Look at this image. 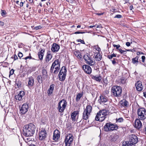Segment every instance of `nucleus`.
Here are the masks:
<instances>
[{
    "instance_id": "f257e3e1",
    "label": "nucleus",
    "mask_w": 146,
    "mask_h": 146,
    "mask_svg": "<svg viewBox=\"0 0 146 146\" xmlns=\"http://www.w3.org/2000/svg\"><path fill=\"white\" fill-rule=\"evenodd\" d=\"M36 127L33 123L25 125L23 128V134L26 137H31L35 133Z\"/></svg>"
},
{
    "instance_id": "f03ea898",
    "label": "nucleus",
    "mask_w": 146,
    "mask_h": 146,
    "mask_svg": "<svg viewBox=\"0 0 146 146\" xmlns=\"http://www.w3.org/2000/svg\"><path fill=\"white\" fill-rule=\"evenodd\" d=\"M138 141V137L136 135L132 134L129 136L128 141L123 142V146H132L137 143Z\"/></svg>"
},
{
    "instance_id": "7ed1b4c3",
    "label": "nucleus",
    "mask_w": 146,
    "mask_h": 146,
    "mask_svg": "<svg viewBox=\"0 0 146 146\" xmlns=\"http://www.w3.org/2000/svg\"><path fill=\"white\" fill-rule=\"evenodd\" d=\"M118 126L111 122L107 123L104 127V130L106 132L116 130L118 129Z\"/></svg>"
},
{
    "instance_id": "20e7f679",
    "label": "nucleus",
    "mask_w": 146,
    "mask_h": 146,
    "mask_svg": "<svg viewBox=\"0 0 146 146\" xmlns=\"http://www.w3.org/2000/svg\"><path fill=\"white\" fill-rule=\"evenodd\" d=\"M138 118L141 120H144L146 118V110L143 108L138 109L137 111Z\"/></svg>"
},
{
    "instance_id": "39448f33",
    "label": "nucleus",
    "mask_w": 146,
    "mask_h": 146,
    "mask_svg": "<svg viewBox=\"0 0 146 146\" xmlns=\"http://www.w3.org/2000/svg\"><path fill=\"white\" fill-rule=\"evenodd\" d=\"M111 92L113 94L117 97H119L121 94L122 90L121 87L117 86H114L112 87Z\"/></svg>"
},
{
    "instance_id": "423d86ee",
    "label": "nucleus",
    "mask_w": 146,
    "mask_h": 146,
    "mask_svg": "<svg viewBox=\"0 0 146 146\" xmlns=\"http://www.w3.org/2000/svg\"><path fill=\"white\" fill-rule=\"evenodd\" d=\"M74 137L72 134H67L64 140L65 146H70L72 143Z\"/></svg>"
},
{
    "instance_id": "0eeeda50",
    "label": "nucleus",
    "mask_w": 146,
    "mask_h": 146,
    "mask_svg": "<svg viewBox=\"0 0 146 146\" xmlns=\"http://www.w3.org/2000/svg\"><path fill=\"white\" fill-rule=\"evenodd\" d=\"M92 107L90 105H88L86 109L84 110V112L83 113V118L85 120H86L88 118V114L92 111Z\"/></svg>"
},
{
    "instance_id": "6e6552de",
    "label": "nucleus",
    "mask_w": 146,
    "mask_h": 146,
    "mask_svg": "<svg viewBox=\"0 0 146 146\" xmlns=\"http://www.w3.org/2000/svg\"><path fill=\"white\" fill-rule=\"evenodd\" d=\"M83 58L85 61L86 63L88 65L91 66L94 65L96 62L95 60H93L92 57L87 55H85Z\"/></svg>"
},
{
    "instance_id": "1a4fd4ad",
    "label": "nucleus",
    "mask_w": 146,
    "mask_h": 146,
    "mask_svg": "<svg viewBox=\"0 0 146 146\" xmlns=\"http://www.w3.org/2000/svg\"><path fill=\"white\" fill-rule=\"evenodd\" d=\"M67 104L66 101H60L58 104V109L59 111L60 112H62L64 111Z\"/></svg>"
},
{
    "instance_id": "9d476101",
    "label": "nucleus",
    "mask_w": 146,
    "mask_h": 146,
    "mask_svg": "<svg viewBox=\"0 0 146 146\" xmlns=\"http://www.w3.org/2000/svg\"><path fill=\"white\" fill-rule=\"evenodd\" d=\"M140 120L139 118L136 119L133 124L134 127L139 130L141 129L142 126V123Z\"/></svg>"
},
{
    "instance_id": "9b49d317",
    "label": "nucleus",
    "mask_w": 146,
    "mask_h": 146,
    "mask_svg": "<svg viewBox=\"0 0 146 146\" xmlns=\"http://www.w3.org/2000/svg\"><path fill=\"white\" fill-rule=\"evenodd\" d=\"M29 108V103L27 102L24 104L20 109L21 113L22 114H25L28 111Z\"/></svg>"
},
{
    "instance_id": "f8f14e48",
    "label": "nucleus",
    "mask_w": 146,
    "mask_h": 146,
    "mask_svg": "<svg viewBox=\"0 0 146 146\" xmlns=\"http://www.w3.org/2000/svg\"><path fill=\"white\" fill-rule=\"evenodd\" d=\"M101 113H99V112L97 113L95 117V120L96 121H102L105 119L106 116H104V115Z\"/></svg>"
},
{
    "instance_id": "ddd939ff",
    "label": "nucleus",
    "mask_w": 146,
    "mask_h": 146,
    "mask_svg": "<svg viewBox=\"0 0 146 146\" xmlns=\"http://www.w3.org/2000/svg\"><path fill=\"white\" fill-rule=\"evenodd\" d=\"M82 69L86 74H90L92 71L91 67L88 65H84L82 66Z\"/></svg>"
},
{
    "instance_id": "4468645a",
    "label": "nucleus",
    "mask_w": 146,
    "mask_h": 146,
    "mask_svg": "<svg viewBox=\"0 0 146 146\" xmlns=\"http://www.w3.org/2000/svg\"><path fill=\"white\" fill-rule=\"evenodd\" d=\"M46 133L45 129H42L40 132L39 134V139L41 141L44 140L46 138Z\"/></svg>"
},
{
    "instance_id": "2eb2a0df",
    "label": "nucleus",
    "mask_w": 146,
    "mask_h": 146,
    "mask_svg": "<svg viewBox=\"0 0 146 146\" xmlns=\"http://www.w3.org/2000/svg\"><path fill=\"white\" fill-rule=\"evenodd\" d=\"M60 66L59 61L58 60H56L53 63L50 68V72H52L54 69L55 67Z\"/></svg>"
},
{
    "instance_id": "dca6fc26",
    "label": "nucleus",
    "mask_w": 146,
    "mask_h": 146,
    "mask_svg": "<svg viewBox=\"0 0 146 146\" xmlns=\"http://www.w3.org/2000/svg\"><path fill=\"white\" fill-rule=\"evenodd\" d=\"M135 86L136 89L138 91H141L143 88L142 82L140 81H138L135 84Z\"/></svg>"
},
{
    "instance_id": "f3484780",
    "label": "nucleus",
    "mask_w": 146,
    "mask_h": 146,
    "mask_svg": "<svg viewBox=\"0 0 146 146\" xmlns=\"http://www.w3.org/2000/svg\"><path fill=\"white\" fill-rule=\"evenodd\" d=\"M60 49V46L57 44L54 43L52 45L51 48L52 51L53 52H56Z\"/></svg>"
},
{
    "instance_id": "a211bd4d",
    "label": "nucleus",
    "mask_w": 146,
    "mask_h": 146,
    "mask_svg": "<svg viewBox=\"0 0 146 146\" xmlns=\"http://www.w3.org/2000/svg\"><path fill=\"white\" fill-rule=\"evenodd\" d=\"M60 137V134L59 131L55 130L53 133V139L56 141Z\"/></svg>"
},
{
    "instance_id": "6ab92c4d",
    "label": "nucleus",
    "mask_w": 146,
    "mask_h": 146,
    "mask_svg": "<svg viewBox=\"0 0 146 146\" xmlns=\"http://www.w3.org/2000/svg\"><path fill=\"white\" fill-rule=\"evenodd\" d=\"M24 95V92L23 91H21L19 94L15 96V98L17 100H21L22 99V97Z\"/></svg>"
},
{
    "instance_id": "aec40b11",
    "label": "nucleus",
    "mask_w": 146,
    "mask_h": 146,
    "mask_svg": "<svg viewBox=\"0 0 146 146\" xmlns=\"http://www.w3.org/2000/svg\"><path fill=\"white\" fill-rule=\"evenodd\" d=\"M28 79L27 86L29 87L33 86L34 84V79L31 76Z\"/></svg>"
},
{
    "instance_id": "412c9836",
    "label": "nucleus",
    "mask_w": 146,
    "mask_h": 146,
    "mask_svg": "<svg viewBox=\"0 0 146 146\" xmlns=\"http://www.w3.org/2000/svg\"><path fill=\"white\" fill-rule=\"evenodd\" d=\"M55 86L54 84H52L50 86V88L47 91L48 96H50L52 94Z\"/></svg>"
},
{
    "instance_id": "4be33fe9",
    "label": "nucleus",
    "mask_w": 146,
    "mask_h": 146,
    "mask_svg": "<svg viewBox=\"0 0 146 146\" xmlns=\"http://www.w3.org/2000/svg\"><path fill=\"white\" fill-rule=\"evenodd\" d=\"M119 137L118 135L115 134L113 135L110 136V139L111 142H115L117 141Z\"/></svg>"
},
{
    "instance_id": "5701e85b",
    "label": "nucleus",
    "mask_w": 146,
    "mask_h": 146,
    "mask_svg": "<svg viewBox=\"0 0 146 146\" xmlns=\"http://www.w3.org/2000/svg\"><path fill=\"white\" fill-rule=\"evenodd\" d=\"M91 78L96 81L100 82L102 79V77L100 76H94L92 74L90 75Z\"/></svg>"
},
{
    "instance_id": "b1692460",
    "label": "nucleus",
    "mask_w": 146,
    "mask_h": 146,
    "mask_svg": "<svg viewBox=\"0 0 146 146\" xmlns=\"http://www.w3.org/2000/svg\"><path fill=\"white\" fill-rule=\"evenodd\" d=\"M66 74L64 73V74L59 73L58 76L59 80L61 81H64L66 78Z\"/></svg>"
},
{
    "instance_id": "393cba45",
    "label": "nucleus",
    "mask_w": 146,
    "mask_h": 146,
    "mask_svg": "<svg viewBox=\"0 0 146 146\" xmlns=\"http://www.w3.org/2000/svg\"><path fill=\"white\" fill-rule=\"evenodd\" d=\"M44 52L45 50L42 49L38 53V56L40 60L42 59Z\"/></svg>"
},
{
    "instance_id": "a878e982",
    "label": "nucleus",
    "mask_w": 146,
    "mask_h": 146,
    "mask_svg": "<svg viewBox=\"0 0 146 146\" xmlns=\"http://www.w3.org/2000/svg\"><path fill=\"white\" fill-rule=\"evenodd\" d=\"M78 113V111H74L71 114V117L72 121H74L76 120L75 117L76 115Z\"/></svg>"
},
{
    "instance_id": "bb28decb",
    "label": "nucleus",
    "mask_w": 146,
    "mask_h": 146,
    "mask_svg": "<svg viewBox=\"0 0 146 146\" xmlns=\"http://www.w3.org/2000/svg\"><path fill=\"white\" fill-rule=\"evenodd\" d=\"M139 57L138 56H137L133 58L132 59V62L134 64H137L138 63V59Z\"/></svg>"
},
{
    "instance_id": "cd10ccee",
    "label": "nucleus",
    "mask_w": 146,
    "mask_h": 146,
    "mask_svg": "<svg viewBox=\"0 0 146 146\" xmlns=\"http://www.w3.org/2000/svg\"><path fill=\"white\" fill-rule=\"evenodd\" d=\"M50 53V52H48L47 53V55L46 57V61L47 62H48L52 58V55Z\"/></svg>"
},
{
    "instance_id": "c85d7f7f",
    "label": "nucleus",
    "mask_w": 146,
    "mask_h": 146,
    "mask_svg": "<svg viewBox=\"0 0 146 146\" xmlns=\"http://www.w3.org/2000/svg\"><path fill=\"white\" fill-rule=\"evenodd\" d=\"M95 58L96 61H100L101 60L102 55H101L99 52H98L97 54L95 56Z\"/></svg>"
},
{
    "instance_id": "c756f323",
    "label": "nucleus",
    "mask_w": 146,
    "mask_h": 146,
    "mask_svg": "<svg viewBox=\"0 0 146 146\" xmlns=\"http://www.w3.org/2000/svg\"><path fill=\"white\" fill-rule=\"evenodd\" d=\"M66 71H67L65 67L63 66L61 68L59 73L62 74H64V73L66 74Z\"/></svg>"
},
{
    "instance_id": "7c9ffc66",
    "label": "nucleus",
    "mask_w": 146,
    "mask_h": 146,
    "mask_svg": "<svg viewBox=\"0 0 146 146\" xmlns=\"http://www.w3.org/2000/svg\"><path fill=\"white\" fill-rule=\"evenodd\" d=\"M108 111L106 109H103L102 110H100L99 112V113H102V114L104 115V116H106L107 115Z\"/></svg>"
},
{
    "instance_id": "2f4dec72",
    "label": "nucleus",
    "mask_w": 146,
    "mask_h": 146,
    "mask_svg": "<svg viewBox=\"0 0 146 146\" xmlns=\"http://www.w3.org/2000/svg\"><path fill=\"white\" fill-rule=\"evenodd\" d=\"M121 105L123 107H127L129 106V103L127 101H124L123 102H122L121 104Z\"/></svg>"
},
{
    "instance_id": "473e14b6",
    "label": "nucleus",
    "mask_w": 146,
    "mask_h": 146,
    "mask_svg": "<svg viewBox=\"0 0 146 146\" xmlns=\"http://www.w3.org/2000/svg\"><path fill=\"white\" fill-rule=\"evenodd\" d=\"M74 54L78 58H80L82 57V56L80 52H74Z\"/></svg>"
},
{
    "instance_id": "72a5a7b5",
    "label": "nucleus",
    "mask_w": 146,
    "mask_h": 146,
    "mask_svg": "<svg viewBox=\"0 0 146 146\" xmlns=\"http://www.w3.org/2000/svg\"><path fill=\"white\" fill-rule=\"evenodd\" d=\"M37 79L38 82L39 84H41L42 83V78L41 77V75H38L37 77Z\"/></svg>"
},
{
    "instance_id": "f704fd0d",
    "label": "nucleus",
    "mask_w": 146,
    "mask_h": 146,
    "mask_svg": "<svg viewBox=\"0 0 146 146\" xmlns=\"http://www.w3.org/2000/svg\"><path fill=\"white\" fill-rule=\"evenodd\" d=\"M83 95V93H78V94L76 97V100H79L81 98L82 96Z\"/></svg>"
},
{
    "instance_id": "c9c22d12",
    "label": "nucleus",
    "mask_w": 146,
    "mask_h": 146,
    "mask_svg": "<svg viewBox=\"0 0 146 146\" xmlns=\"http://www.w3.org/2000/svg\"><path fill=\"white\" fill-rule=\"evenodd\" d=\"M54 68H55V70L52 73H54V74H57L60 69V66L55 67Z\"/></svg>"
},
{
    "instance_id": "e433bc0d",
    "label": "nucleus",
    "mask_w": 146,
    "mask_h": 146,
    "mask_svg": "<svg viewBox=\"0 0 146 146\" xmlns=\"http://www.w3.org/2000/svg\"><path fill=\"white\" fill-rule=\"evenodd\" d=\"M42 73L43 76H46L47 75V71L46 70L44 69L42 70Z\"/></svg>"
},
{
    "instance_id": "4c0bfd02",
    "label": "nucleus",
    "mask_w": 146,
    "mask_h": 146,
    "mask_svg": "<svg viewBox=\"0 0 146 146\" xmlns=\"http://www.w3.org/2000/svg\"><path fill=\"white\" fill-rule=\"evenodd\" d=\"M1 16L3 17H5L7 14L5 10H1Z\"/></svg>"
},
{
    "instance_id": "58836bf2",
    "label": "nucleus",
    "mask_w": 146,
    "mask_h": 146,
    "mask_svg": "<svg viewBox=\"0 0 146 146\" xmlns=\"http://www.w3.org/2000/svg\"><path fill=\"white\" fill-rule=\"evenodd\" d=\"M119 51L120 52V53L121 54H126L127 53V51L126 50H122L121 49H119Z\"/></svg>"
},
{
    "instance_id": "ea45409f",
    "label": "nucleus",
    "mask_w": 146,
    "mask_h": 146,
    "mask_svg": "<svg viewBox=\"0 0 146 146\" xmlns=\"http://www.w3.org/2000/svg\"><path fill=\"white\" fill-rule=\"evenodd\" d=\"M116 122H122L123 121V119L122 117H120L118 119H116Z\"/></svg>"
},
{
    "instance_id": "a19ab883",
    "label": "nucleus",
    "mask_w": 146,
    "mask_h": 146,
    "mask_svg": "<svg viewBox=\"0 0 146 146\" xmlns=\"http://www.w3.org/2000/svg\"><path fill=\"white\" fill-rule=\"evenodd\" d=\"M7 101H0V103L2 107H4L5 106V104H7V103H5Z\"/></svg>"
},
{
    "instance_id": "79ce46f5",
    "label": "nucleus",
    "mask_w": 146,
    "mask_h": 146,
    "mask_svg": "<svg viewBox=\"0 0 146 146\" xmlns=\"http://www.w3.org/2000/svg\"><path fill=\"white\" fill-rule=\"evenodd\" d=\"M100 98L101 100H107V97L103 95H101V96H100Z\"/></svg>"
},
{
    "instance_id": "37998d69",
    "label": "nucleus",
    "mask_w": 146,
    "mask_h": 146,
    "mask_svg": "<svg viewBox=\"0 0 146 146\" xmlns=\"http://www.w3.org/2000/svg\"><path fill=\"white\" fill-rule=\"evenodd\" d=\"M107 101H99V103L100 104H103L104 105H107L108 103H107Z\"/></svg>"
},
{
    "instance_id": "c03bdc74",
    "label": "nucleus",
    "mask_w": 146,
    "mask_h": 146,
    "mask_svg": "<svg viewBox=\"0 0 146 146\" xmlns=\"http://www.w3.org/2000/svg\"><path fill=\"white\" fill-rule=\"evenodd\" d=\"M113 46L114 47H116V48L118 49V50L119 48L120 47V46L119 44L116 45L115 44H114L113 45Z\"/></svg>"
},
{
    "instance_id": "a18cd8bd",
    "label": "nucleus",
    "mask_w": 146,
    "mask_h": 146,
    "mask_svg": "<svg viewBox=\"0 0 146 146\" xmlns=\"http://www.w3.org/2000/svg\"><path fill=\"white\" fill-rule=\"evenodd\" d=\"M11 58L14 59V61H15L18 59V57L16 54L14 55V56H12L11 57Z\"/></svg>"
},
{
    "instance_id": "49530a36",
    "label": "nucleus",
    "mask_w": 146,
    "mask_h": 146,
    "mask_svg": "<svg viewBox=\"0 0 146 146\" xmlns=\"http://www.w3.org/2000/svg\"><path fill=\"white\" fill-rule=\"evenodd\" d=\"M122 17V16L120 15H117L114 17V18H121Z\"/></svg>"
},
{
    "instance_id": "de8ad7c7",
    "label": "nucleus",
    "mask_w": 146,
    "mask_h": 146,
    "mask_svg": "<svg viewBox=\"0 0 146 146\" xmlns=\"http://www.w3.org/2000/svg\"><path fill=\"white\" fill-rule=\"evenodd\" d=\"M77 41L78 42H80L81 43L85 44V42L83 40H82L81 39H79L77 40Z\"/></svg>"
},
{
    "instance_id": "09e8293b",
    "label": "nucleus",
    "mask_w": 146,
    "mask_h": 146,
    "mask_svg": "<svg viewBox=\"0 0 146 146\" xmlns=\"http://www.w3.org/2000/svg\"><path fill=\"white\" fill-rule=\"evenodd\" d=\"M14 70L13 69L11 70L9 72V76L13 75L14 73Z\"/></svg>"
},
{
    "instance_id": "8fccbe9b",
    "label": "nucleus",
    "mask_w": 146,
    "mask_h": 146,
    "mask_svg": "<svg viewBox=\"0 0 146 146\" xmlns=\"http://www.w3.org/2000/svg\"><path fill=\"white\" fill-rule=\"evenodd\" d=\"M104 83L105 84H108V81L107 79V78H106L104 79Z\"/></svg>"
},
{
    "instance_id": "3c124183",
    "label": "nucleus",
    "mask_w": 146,
    "mask_h": 146,
    "mask_svg": "<svg viewBox=\"0 0 146 146\" xmlns=\"http://www.w3.org/2000/svg\"><path fill=\"white\" fill-rule=\"evenodd\" d=\"M125 79L122 78L121 79V82L122 84H124L125 83Z\"/></svg>"
},
{
    "instance_id": "603ef678",
    "label": "nucleus",
    "mask_w": 146,
    "mask_h": 146,
    "mask_svg": "<svg viewBox=\"0 0 146 146\" xmlns=\"http://www.w3.org/2000/svg\"><path fill=\"white\" fill-rule=\"evenodd\" d=\"M42 27V26L40 25L37 26L36 27H35V29L36 30H37L38 29H40Z\"/></svg>"
},
{
    "instance_id": "864d4df0",
    "label": "nucleus",
    "mask_w": 146,
    "mask_h": 146,
    "mask_svg": "<svg viewBox=\"0 0 146 146\" xmlns=\"http://www.w3.org/2000/svg\"><path fill=\"white\" fill-rule=\"evenodd\" d=\"M145 56H143L141 57L142 61V62H144L145 61Z\"/></svg>"
},
{
    "instance_id": "5fc2aeb1",
    "label": "nucleus",
    "mask_w": 146,
    "mask_h": 146,
    "mask_svg": "<svg viewBox=\"0 0 146 146\" xmlns=\"http://www.w3.org/2000/svg\"><path fill=\"white\" fill-rule=\"evenodd\" d=\"M95 49L96 50L98 51L99 52L101 50L100 48L98 46L96 47Z\"/></svg>"
},
{
    "instance_id": "6e6d98bb",
    "label": "nucleus",
    "mask_w": 146,
    "mask_h": 146,
    "mask_svg": "<svg viewBox=\"0 0 146 146\" xmlns=\"http://www.w3.org/2000/svg\"><path fill=\"white\" fill-rule=\"evenodd\" d=\"M126 50L127 51H131L132 52H135V50L134 49H126Z\"/></svg>"
},
{
    "instance_id": "4d7b16f0",
    "label": "nucleus",
    "mask_w": 146,
    "mask_h": 146,
    "mask_svg": "<svg viewBox=\"0 0 146 146\" xmlns=\"http://www.w3.org/2000/svg\"><path fill=\"white\" fill-rule=\"evenodd\" d=\"M117 60L116 58H114L113 59V60H112V62L113 64H115L116 63V62L115 61V60Z\"/></svg>"
},
{
    "instance_id": "13d9d810",
    "label": "nucleus",
    "mask_w": 146,
    "mask_h": 146,
    "mask_svg": "<svg viewBox=\"0 0 146 146\" xmlns=\"http://www.w3.org/2000/svg\"><path fill=\"white\" fill-rule=\"evenodd\" d=\"M143 130V132L146 135V125L144 126Z\"/></svg>"
},
{
    "instance_id": "bf43d9fd",
    "label": "nucleus",
    "mask_w": 146,
    "mask_h": 146,
    "mask_svg": "<svg viewBox=\"0 0 146 146\" xmlns=\"http://www.w3.org/2000/svg\"><path fill=\"white\" fill-rule=\"evenodd\" d=\"M18 56L20 58H21L23 56V54L21 52H19L18 54Z\"/></svg>"
},
{
    "instance_id": "052dcab7",
    "label": "nucleus",
    "mask_w": 146,
    "mask_h": 146,
    "mask_svg": "<svg viewBox=\"0 0 146 146\" xmlns=\"http://www.w3.org/2000/svg\"><path fill=\"white\" fill-rule=\"evenodd\" d=\"M85 33V32H80L79 31H77V32H75L74 33V34H80V33L83 34V33Z\"/></svg>"
},
{
    "instance_id": "680f3d73",
    "label": "nucleus",
    "mask_w": 146,
    "mask_h": 146,
    "mask_svg": "<svg viewBox=\"0 0 146 146\" xmlns=\"http://www.w3.org/2000/svg\"><path fill=\"white\" fill-rule=\"evenodd\" d=\"M17 85L18 88H20L21 87V82H18V83L17 84Z\"/></svg>"
},
{
    "instance_id": "e2e57ef3",
    "label": "nucleus",
    "mask_w": 146,
    "mask_h": 146,
    "mask_svg": "<svg viewBox=\"0 0 146 146\" xmlns=\"http://www.w3.org/2000/svg\"><path fill=\"white\" fill-rule=\"evenodd\" d=\"M32 57L30 56H28L25 58L24 59L27 60V59H31V58Z\"/></svg>"
},
{
    "instance_id": "0e129e2a",
    "label": "nucleus",
    "mask_w": 146,
    "mask_h": 146,
    "mask_svg": "<svg viewBox=\"0 0 146 146\" xmlns=\"http://www.w3.org/2000/svg\"><path fill=\"white\" fill-rule=\"evenodd\" d=\"M107 57L110 59H111L113 58V57H112L111 55H108L107 56Z\"/></svg>"
},
{
    "instance_id": "69168bd1",
    "label": "nucleus",
    "mask_w": 146,
    "mask_h": 146,
    "mask_svg": "<svg viewBox=\"0 0 146 146\" xmlns=\"http://www.w3.org/2000/svg\"><path fill=\"white\" fill-rule=\"evenodd\" d=\"M4 25V23L2 21H0V26H3Z\"/></svg>"
},
{
    "instance_id": "338daca9",
    "label": "nucleus",
    "mask_w": 146,
    "mask_h": 146,
    "mask_svg": "<svg viewBox=\"0 0 146 146\" xmlns=\"http://www.w3.org/2000/svg\"><path fill=\"white\" fill-rule=\"evenodd\" d=\"M126 45L127 46H129L130 45V43L129 42H127L126 43Z\"/></svg>"
},
{
    "instance_id": "774afa93",
    "label": "nucleus",
    "mask_w": 146,
    "mask_h": 146,
    "mask_svg": "<svg viewBox=\"0 0 146 146\" xmlns=\"http://www.w3.org/2000/svg\"><path fill=\"white\" fill-rule=\"evenodd\" d=\"M137 55H139L140 54H143V53L141 52H137Z\"/></svg>"
}]
</instances>
